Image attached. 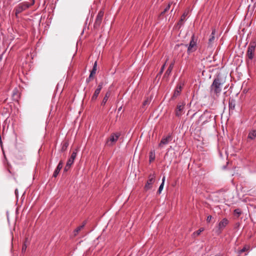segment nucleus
<instances>
[{"instance_id":"23","label":"nucleus","mask_w":256,"mask_h":256,"mask_svg":"<svg viewBox=\"0 0 256 256\" xmlns=\"http://www.w3.org/2000/svg\"><path fill=\"white\" fill-rule=\"evenodd\" d=\"M83 228V226H79L76 228L74 231V236H76L78 235L79 232Z\"/></svg>"},{"instance_id":"5","label":"nucleus","mask_w":256,"mask_h":256,"mask_svg":"<svg viewBox=\"0 0 256 256\" xmlns=\"http://www.w3.org/2000/svg\"><path fill=\"white\" fill-rule=\"evenodd\" d=\"M155 178L156 176L154 174L149 175L148 180L144 186V190H148L152 188V184L155 181Z\"/></svg>"},{"instance_id":"31","label":"nucleus","mask_w":256,"mask_h":256,"mask_svg":"<svg viewBox=\"0 0 256 256\" xmlns=\"http://www.w3.org/2000/svg\"><path fill=\"white\" fill-rule=\"evenodd\" d=\"M170 6L171 4H168L167 6L165 8V9L164 10L163 12H161V14H164L165 12H166L168 10H169V9L170 8Z\"/></svg>"},{"instance_id":"26","label":"nucleus","mask_w":256,"mask_h":256,"mask_svg":"<svg viewBox=\"0 0 256 256\" xmlns=\"http://www.w3.org/2000/svg\"><path fill=\"white\" fill-rule=\"evenodd\" d=\"M164 177L163 178H162V182L161 184L160 185V186L159 187V188H158V194H160L162 190L163 189V187H164Z\"/></svg>"},{"instance_id":"28","label":"nucleus","mask_w":256,"mask_h":256,"mask_svg":"<svg viewBox=\"0 0 256 256\" xmlns=\"http://www.w3.org/2000/svg\"><path fill=\"white\" fill-rule=\"evenodd\" d=\"M234 213L237 216V217H239L242 214V211L240 208H236L234 210Z\"/></svg>"},{"instance_id":"41","label":"nucleus","mask_w":256,"mask_h":256,"mask_svg":"<svg viewBox=\"0 0 256 256\" xmlns=\"http://www.w3.org/2000/svg\"><path fill=\"white\" fill-rule=\"evenodd\" d=\"M0 146H2V141L1 136L0 135Z\"/></svg>"},{"instance_id":"39","label":"nucleus","mask_w":256,"mask_h":256,"mask_svg":"<svg viewBox=\"0 0 256 256\" xmlns=\"http://www.w3.org/2000/svg\"><path fill=\"white\" fill-rule=\"evenodd\" d=\"M86 224V221L84 220L83 222L82 225H81L80 226H83V228H84V226H85V225Z\"/></svg>"},{"instance_id":"8","label":"nucleus","mask_w":256,"mask_h":256,"mask_svg":"<svg viewBox=\"0 0 256 256\" xmlns=\"http://www.w3.org/2000/svg\"><path fill=\"white\" fill-rule=\"evenodd\" d=\"M62 166H63V162L62 160H60L59 162L56 169L55 170L54 172V174H53L54 177L56 178L58 176L60 170L62 168Z\"/></svg>"},{"instance_id":"34","label":"nucleus","mask_w":256,"mask_h":256,"mask_svg":"<svg viewBox=\"0 0 256 256\" xmlns=\"http://www.w3.org/2000/svg\"><path fill=\"white\" fill-rule=\"evenodd\" d=\"M176 94V90L175 89L174 90L173 96L172 97L171 99L170 100V102H172V101L174 100Z\"/></svg>"},{"instance_id":"16","label":"nucleus","mask_w":256,"mask_h":256,"mask_svg":"<svg viewBox=\"0 0 256 256\" xmlns=\"http://www.w3.org/2000/svg\"><path fill=\"white\" fill-rule=\"evenodd\" d=\"M174 63H172L164 74V77L168 76L173 68Z\"/></svg>"},{"instance_id":"35","label":"nucleus","mask_w":256,"mask_h":256,"mask_svg":"<svg viewBox=\"0 0 256 256\" xmlns=\"http://www.w3.org/2000/svg\"><path fill=\"white\" fill-rule=\"evenodd\" d=\"M188 10H185L182 16H183V18L185 17L186 18V16L188 14Z\"/></svg>"},{"instance_id":"1","label":"nucleus","mask_w":256,"mask_h":256,"mask_svg":"<svg viewBox=\"0 0 256 256\" xmlns=\"http://www.w3.org/2000/svg\"><path fill=\"white\" fill-rule=\"evenodd\" d=\"M223 84L219 78L214 80L212 84L210 86V94L214 96H218L222 90Z\"/></svg>"},{"instance_id":"42","label":"nucleus","mask_w":256,"mask_h":256,"mask_svg":"<svg viewBox=\"0 0 256 256\" xmlns=\"http://www.w3.org/2000/svg\"><path fill=\"white\" fill-rule=\"evenodd\" d=\"M18 192V190H17V189H16V190H15V194H16V195L17 194Z\"/></svg>"},{"instance_id":"21","label":"nucleus","mask_w":256,"mask_h":256,"mask_svg":"<svg viewBox=\"0 0 256 256\" xmlns=\"http://www.w3.org/2000/svg\"><path fill=\"white\" fill-rule=\"evenodd\" d=\"M250 248V246H249L246 245L242 250L238 251V254H241L244 252H248Z\"/></svg>"},{"instance_id":"4","label":"nucleus","mask_w":256,"mask_h":256,"mask_svg":"<svg viewBox=\"0 0 256 256\" xmlns=\"http://www.w3.org/2000/svg\"><path fill=\"white\" fill-rule=\"evenodd\" d=\"M120 136V132H116L112 134L108 139L107 140L106 143L109 146H112L114 144H115L119 137Z\"/></svg>"},{"instance_id":"29","label":"nucleus","mask_w":256,"mask_h":256,"mask_svg":"<svg viewBox=\"0 0 256 256\" xmlns=\"http://www.w3.org/2000/svg\"><path fill=\"white\" fill-rule=\"evenodd\" d=\"M184 86V82H180L179 86H178V90L177 88V94L180 92L182 90V88H183V86Z\"/></svg>"},{"instance_id":"40","label":"nucleus","mask_w":256,"mask_h":256,"mask_svg":"<svg viewBox=\"0 0 256 256\" xmlns=\"http://www.w3.org/2000/svg\"><path fill=\"white\" fill-rule=\"evenodd\" d=\"M86 224V221L84 220L83 222L82 225H81L80 226H83V228H84V226H85V225Z\"/></svg>"},{"instance_id":"30","label":"nucleus","mask_w":256,"mask_h":256,"mask_svg":"<svg viewBox=\"0 0 256 256\" xmlns=\"http://www.w3.org/2000/svg\"><path fill=\"white\" fill-rule=\"evenodd\" d=\"M71 166L72 165L68 164V162H66V164L64 168V172H67L68 170Z\"/></svg>"},{"instance_id":"22","label":"nucleus","mask_w":256,"mask_h":256,"mask_svg":"<svg viewBox=\"0 0 256 256\" xmlns=\"http://www.w3.org/2000/svg\"><path fill=\"white\" fill-rule=\"evenodd\" d=\"M97 70V62H95L94 65L93 66L92 70L90 71L91 75H94L96 73V71Z\"/></svg>"},{"instance_id":"43","label":"nucleus","mask_w":256,"mask_h":256,"mask_svg":"<svg viewBox=\"0 0 256 256\" xmlns=\"http://www.w3.org/2000/svg\"><path fill=\"white\" fill-rule=\"evenodd\" d=\"M2 56L0 55V62L2 60Z\"/></svg>"},{"instance_id":"32","label":"nucleus","mask_w":256,"mask_h":256,"mask_svg":"<svg viewBox=\"0 0 256 256\" xmlns=\"http://www.w3.org/2000/svg\"><path fill=\"white\" fill-rule=\"evenodd\" d=\"M102 85H103V82H100L98 84V88H96V90L100 91L102 88Z\"/></svg>"},{"instance_id":"25","label":"nucleus","mask_w":256,"mask_h":256,"mask_svg":"<svg viewBox=\"0 0 256 256\" xmlns=\"http://www.w3.org/2000/svg\"><path fill=\"white\" fill-rule=\"evenodd\" d=\"M154 158H155L154 152H152V151L150 152V160H149L150 162H152L154 160Z\"/></svg>"},{"instance_id":"10","label":"nucleus","mask_w":256,"mask_h":256,"mask_svg":"<svg viewBox=\"0 0 256 256\" xmlns=\"http://www.w3.org/2000/svg\"><path fill=\"white\" fill-rule=\"evenodd\" d=\"M171 140L172 137L170 136H168L165 138H162V140L160 141V142L159 144V146H161L162 144H168V142Z\"/></svg>"},{"instance_id":"18","label":"nucleus","mask_w":256,"mask_h":256,"mask_svg":"<svg viewBox=\"0 0 256 256\" xmlns=\"http://www.w3.org/2000/svg\"><path fill=\"white\" fill-rule=\"evenodd\" d=\"M186 20V18L185 17L183 18V16H181L180 20L177 23V26H178V28H180V27L184 24Z\"/></svg>"},{"instance_id":"20","label":"nucleus","mask_w":256,"mask_h":256,"mask_svg":"<svg viewBox=\"0 0 256 256\" xmlns=\"http://www.w3.org/2000/svg\"><path fill=\"white\" fill-rule=\"evenodd\" d=\"M204 230V228H200L198 230L196 231V232H194L192 234V237L194 238H196L198 236L200 233L203 232Z\"/></svg>"},{"instance_id":"9","label":"nucleus","mask_w":256,"mask_h":256,"mask_svg":"<svg viewBox=\"0 0 256 256\" xmlns=\"http://www.w3.org/2000/svg\"><path fill=\"white\" fill-rule=\"evenodd\" d=\"M77 150L75 149L72 152L70 157L68 160L67 162H68L70 164L72 165L74 162V160L76 158L77 154Z\"/></svg>"},{"instance_id":"17","label":"nucleus","mask_w":256,"mask_h":256,"mask_svg":"<svg viewBox=\"0 0 256 256\" xmlns=\"http://www.w3.org/2000/svg\"><path fill=\"white\" fill-rule=\"evenodd\" d=\"M256 137V130H253L250 132L248 134V138L250 140H254Z\"/></svg>"},{"instance_id":"27","label":"nucleus","mask_w":256,"mask_h":256,"mask_svg":"<svg viewBox=\"0 0 256 256\" xmlns=\"http://www.w3.org/2000/svg\"><path fill=\"white\" fill-rule=\"evenodd\" d=\"M27 240H28V238H26V240H25V242H24V244H22V252H24L26 251V248H27V245L26 244V242Z\"/></svg>"},{"instance_id":"15","label":"nucleus","mask_w":256,"mask_h":256,"mask_svg":"<svg viewBox=\"0 0 256 256\" xmlns=\"http://www.w3.org/2000/svg\"><path fill=\"white\" fill-rule=\"evenodd\" d=\"M110 91H108L106 92L104 97V98L101 104L102 106H104L108 100V98L110 97Z\"/></svg>"},{"instance_id":"7","label":"nucleus","mask_w":256,"mask_h":256,"mask_svg":"<svg viewBox=\"0 0 256 256\" xmlns=\"http://www.w3.org/2000/svg\"><path fill=\"white\" fill-rule=\"evenodd\" d=\"M196 50V40L195 39L194 36H193L190 42L189 46L188 48V51L189 52H193Z\"/></svg>"},{"instance_id":"36","label":"nucleus","mask_w":256,"mask_h":256,"mask_svg":"<svg viewBox=\"0 0 256 256\" xmlns=\"http://www.w3.org/2000/svg\"><path fill=\"white\" fill-rule=\"evenodd\" d=\"M184 108V105H180L178 106H177V110L178 109L179 111L182 110H183Z\"/></svg>"},{"instance_id":"24","label":"nucleus","mask_w":256,"mask_h":256,"mask_svg":"<svg viewBox=\"0 0 256 256\" xmlns=\"http://www.w3.org/2000/svg\"><path fill=\"white\" fill-rule=\"evenodd\" d=\"M68 142H64L63 144H62V152H64L66 150L68 146Z\"/></svg>"},{"instance_id":"33","label":"nucleus","mask_w":256,"mask_h":256,"mask_svg":"<svg viewBox=\"0 0 256 256\" xmlns=\"http://www.w3.org/2000/svg\"><path fill=\"white\" fill-rule=\"evenodd\" d=\"M93 76L94 75H91V74H90L89 77L86 79V82H90L92 80Z\"/></svg>"},{"instance_id":"6","label":"nucleus","mask_w":256,"mask_h":256,"mask_svg":"<svg viewBox=\"0 0 256 256\" xmlns=\"http://www.w3.org/2000/svg\"><path fill=\"white\" fill-rule=\"evenodd\" d=\"M255 42L250 43L247 50V56L249 59L252 60L254 58V52L256 47Z\"/></svg>"},{"instance_id":"12","label":"nucleus","mask_w":256,"mask_h":256,"mask_svg":"<svg viewBox=\"0 0 256 256\" xmlns=\"http://www.w3.org/2000/svg\"><path fill=\"white\" fill-rule=\"evenodd\" d=\"M150 102H151V98H147L144 100V101L143 102V104H142V108L144 110H145L147 106L150 104Z\"/></svg>"},{"instance_id":"44","label":"nucleus","mask_w":256,"mask_h":256,"mask_svg":"<svg viewBox=\"0 0 256 256\" xmlns=\"http://www.w3.org/2000/svg\"><path fill=\"white\" fill-rule=\"evenodd\" d=\"M34 3V0H33V4Z\"/></svg>"},{"instance_id":"19","label":"nucleus","mask_w":256,"mask_h":256,"mask_svg":"<svg viewBox=\"0 0 256 256\" xmlns=\"http://www.w3.org/2000/svg\"><path fill=\"white\" fill-rule=\"evenodd\" d=\"M100 91L96 89L95 90L94 92L92 97V99H91L92 101H94L97 99L98 96L100 93Z\"/></svg>"},{"instance_id":"13","label":"nucleus","mask_w":256,"mask_h":256,"mask_svg":"<svg viewBox=\"0 0 256 256\" xmlns=\"http://www.w3.org/2000/svg\"><path fill=\"white\" fill-rule=\"evenodd\" d=\"M230 111L233 110L235 108L236 101L234 99H230L228 102Z\"/></svg>"},{"instance_id":"38","label":"nucleus","mask_w":256,"mask_h":256,"mask_svg":"<svg viewBox=\"0 0 256 256\" xmlns=\"http://www.w3.org/2000/svg\"><path fill=\"white\" fill-rule=\"evenodd\" d=\"M164 66H165V64H164L162 66V68H161V69H160V72H159V73L158 74H161L162 73L163 70H164Z\"/></svg>"},{"instance_id":"3","label":"nucleus","mask_w":256,"mask_h":256,"mask_svg":"<svg viewBox=\"0 0 256 256\" xmlns=\"http://www.w3.org/2000/svg\"><path fill=\"white\" fill-rule=\"evenodd\" d=\"M104 15V11L102 10H101L98 13L94 25V27L95 29H98L102 22V18Z\"/></svg>"},{"instance_id":"2","label":"nucleus","mask_w":256,"mask_h":256,"mask_svg":"<svg viewBox=\"0 0 256 256\" xmlns=\"http://www.w3.org/2000/svg\"><path fill=\"white\" fill-rule=\"evenodd\" d=\"M32 2L31 4H30L28 2H24L18 4L15 8L14 10L16 11V15L18 16V14H20L24 10L28 8L30 6L34 4H33V0H32Z\"/></svg>"},{"instance_id":"37","label":"nucleus","mask_w":256,"mask_h":256,"mask_svg":"<svg viewBox=\"0 0 256 256\" xmlns=\"http://www.w3.org/2000/svg\"><path fill=\"white\" fill-rule=\"evenodd\" d=\"M212 219V216H208L207 218H206V222H210L211 220Z\"/></svg>"},{"instance_id":"11","label":"nucleus","mask_w":256,"mask_h":256,"mask_svg":"<svg viewBox=\"0 0 256 256\" xmlns=\"http://www.w3.org/2000/svg\"><path fill=\"white\" fill-rule=\"evenodd\" d=\"M228 224V220L226 218H224L219 223L218 226L220 230L223 229Z\"/></svg>"},{"instance_id":"14","label":"nucleus","mask_w":256,"mask_h":256,"mask_svg":"<svg viewBox=\"0 0 256 256\" xmlns=\"http://www.w3.org/2000/svg\"><path fill=\"white\" fill-rule=\"evenodd\" d=\"M215 34H216V30L214 29L212 30V32L210 38L208 40V44L210 45L212 44L213 43V42L215 39V36H214Z\"/></svg>"}]
</instances>
